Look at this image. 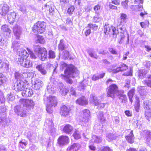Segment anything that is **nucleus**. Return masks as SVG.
Segmentation results:
<instances>
[{"label": "nucleus", "instance_id": "1", "mask_svg": "<svg viewBox=\"0 0 151 151\" xmlns=\"http://www.w3.org/2000/svg\"><path fill=\"white\" fill-rule=\"evenodd\" d=\"M29 54L25 50L19 52V58H18V62L22 66L25 68H29L32 65V63L31 62L29 58V55H30L32 59H35L37 57L33 52L29 49L27 48Z\"/></svg>", "mask_w": 151, "mask_h": 151}, {"label": "nucleus", "instance_id": "2", "mask_svg": "<svg viewBox=\"0 0 151 151\" xmlns=\"http://www.w3.org/2000/svg\"><path fill=\"white\" fill-rule=\"evenodd\" d=\"M46 27V24L44 21H38L35 23L32 29L34 33L38 34L43 33L45 31Z\"/></svg>", "mask_w": 151, "mask_h": 151}, {"label": "nucleus", "instance_id": "3", "mask_svg": "<svg viewBox=\"0 0 151 151\" xmlns=\"http://www.w3.org/2000/svg\"><path fill=\"white\" fill-rule=\"evenodd\" d=\"M61 66L63 68H66L64 71V75H61L62 78H68L71 75L75 73L77 70L76 68L72 64L68 65L65 63H63L61 64Z\"/></svg>", "mask_w": 151, "mask_h": 151}, {"label": "nucleus", "instance_id": "4", "mask_svg": "<svg viewBox=\"0 0 151 151\" xmlns=\"http://www.w3.org/2000/svg\"><path fill=\"white\" fill-rule=\"evenodd\" d=\"M46 110L49 113H52L53 108L55 107L58 104V101L55 96H49L47 98Z\"/></svg>", "mask_w": 151, "mask_h": 151}, {"label": "nucleus", "instance_id": "5", "mask_svg": "<svg viewBox=\"0 0 151 151\" xmlns=\"http://www.w3.org/2000/svg\"><path fill=\"white\" fill-rule=\"evenodd\" d=\"M104 32L106 35H112L113 37H116L119 34L118 30L113 25H110L109 24H106L103 28Z\"/></svg>", "mask_w": 151, "mask_h": 151}, {"label": "nucleus", "instance_id": "6", "mask_svg": "<svg viewBox=\"0 0 151 151\" xmlns=\"http://www.w3.org/2000/svg\"><path fill=\"white\" fill-rule=\"evenodd\" d=\"M119 91L118 86L115 84H112L110 85L107 88V96L114 99L116 95L119 93Z\"/></svg>", "mask_w": 151, "mask_h": 151}, {"label": "nucleus", "instance_id": "7", "mask_svg": "<svg viewBox=\"0 0 151 151\" xmlns=\"http://www.w3.org/2000/svg\"><path fill=\"white\" fill-rule=\"evenodd\" d=\"M35 47H37L35 49V51L37 53L40 60L42 61L46 60L47 58V51L44 47H40L39 45H36Z\"/></svg>", "mask_w": 151, "mask_h": 151}, {"label": "nucleus", "instance_id": "8", "mask_svg": "<svg viewBox=\"0 0 151 151\" xmlns=\"http://www.w3.org/2000/svg\"><path fill=\"white\" fill-rule=\"evenodd\" d=\"M19 102L20 104H23L26 110L33 109L35 105L33 100L31 99L22 98L19 100Z\"/></svg>", "mask_w": 151, "mask_h": 151}, {"label": "nucleus", "instance_id": "9", "mask_svg": "<svg viewBox=\"0 0 151 151\" xmlns=\"http://www.w3.org/2000/svg\"><path fill=\"white\" fill-rule=\"evenodd\" d=\"M70 109L65 105H62L60 109V113L63 117H66L70 114Z\"/></svg>", "mask_w": 151, "mask_h": 151}, {"label": "nucleus", "instance_id": "10", "mask_svg": "<svg viewBox=\"0 0 151 151\" xmlns=\"http://www.w3.org/2000/svg\"><path fill=\"white\" fill-rule=\"evenodd\" d=\"M69 142L68 137L66 135H61L58 138V144L60 145H63L68 144Z\"/></svg>", "mask_w": 151, "mask_h": 151}, {"label": "nucleus", "instance_id": "11", "mask_svg": "<svg viewBox=\"0 0 151 151\" xmlns=\"http://www.w3.org/2000/svg\"><path fill=\"white\" fill-rule=\"evenodd\" d=\"M127 133L129 134L125 136V138L128 142L132 144L134 142V137L133 134V130L130 131L129 130H126Z\"/></svg>", "mask_w": 151, "mask_h": 151}, {"label": "nucleus", "instance_id": "12", "mask_svg": "<svg viewBox=\"0 0 151 151\" xmlns=\"http://www.w3.org/2000/svg\"><path fill=\"white\" fill-rule=\"evenodd\" d=\"M148 71L145 69L138 70L137 73V76L138 79H143L145 78Z\"/></svg>", "mask_w": 151, "mask_h": 151}, {"label": "nucleus", "instance_id": "13", "mask_svg": "<svg viewBox=\"0 0 151 151\" xmlns=\"http://www.w3.org/2000/svg\"><path fill=\"white\" fill-rule=\"evenodd\" d=\"M128 69V67L124 63H122L119 67L113 70L114 73H116L119 72H122Z\"/></svg>", "mask_w": 151, "mask_h": 151}, {"label": "nucleus", "instance_id": "14", "mask_svg": "<svg viewBox=\"0 0 151 151\" xmlns=\"http://www.w3.org/2000/svg\"><path fill=\"white\" fill-rule=\"evenodd\" d=\"M26 86L25 83L23 81H20L17 83L15 89L18 91H21L25 89Z\"/></svg>", "mask_w": 151, "mask_h": 151}, {"label": "nucleus", "instance_id": "15", "mask_svg": "<svg viewBox=\"0 0 151 151\" xmlns=\"http://www.w3.org/2000/svg\"><path fill=\"white\" fill-rule=\"evenodd\" d=\"M76 103L81 106H85L88 104V101L84 96H82L76 101Z\"/></svg>", "mask_w": 151, "mask_h": 151}, {"label": "nucleus", "instance_id": "16", "mask_svg": "<svg viewBox=\"0 0 151 151\" xmlns=\"http://www.w3.org/2000/svg\"><path fill=\"white\" fill-rule=\"evenodd\" d=\"M73 128L70 124H66L64 127L63 131L65 133L69 134L73 130Z\"/></svg>", "mask_w": 151, "mask_h": 151}, {"label": "nucleus", "instance_id": "17", "mask_svg": "<svg viewBox=\"0 0 151 151\" xmlns=\"http://www.w3.org/2000/svg\"><path fill=\"white\" fill-rule=\"evenodd\" d=\"M135 6L134 5H132L131 6V9H132L133 10H136L137 11H140V10L141 11H143L142 12L140 13V15L142 17H143L144 15H147V13L146 12L145 10L143 9V7L142 6H137V8H138L139 9H136L134 7Z\"/></svg>", "mask_w": 151, "mask_h": 151}, {"label": "nucleus", "instance_id": "18", "mask_svg": "<svg viewBox=\"0 0 151 151\" xmlns=\"http://www.w3.org/2000/svg\"><path fill=\"white\" fill-rule=\"evenodd\" d=\"M142 82L144 85L151 88V75H148L146 79L142 81Z\"/></svg>", "mask_w": 151, "mask_h": 151}, {"label": "nucleus", "instance_id": "19", "mask_svg": "<svg viewBox=\"0 0 151 151\" xmlns=\"http://www.w3.org/2000/svg\"><path fill=\"white\" fill-rule=\"evenodd\" d=\"M80 145L77 143H74L69 147L67 148V150L70 151H77L80 148Z\"/></svg>", "mask_w": 151, "mask_h": 151}, {"label": "nucleus", "instance_id": "20", "mask_svg": "<svg viewBox=\"0 0 151 151\" xmlns=\"http://www.w3.org/2000/svg\"><path fill=\"white\" fill-rule=\"evenodd\" d=\"M16 16V14L14 12L11 13L8 17V20L9 22L10 23H14L15 21Z\"/></svg>", "mask_w": 151, "mask_h": 151}, {"label": "nucleus", "instance_id": "21", "mask_svg": "<svg viewBox=\"0 0 151 151\" xmlns=\"http://www.w3.org/2000/svg\"><path fill=\"white\" fill-rule=\"evenodd\" d=\"M135 91V88H133L129 90L127 93V95L128 96L129 101L131 103L132 102V98L134 95Z\"/></svg>", "mask_w": 151, "mask_h": 151}, {"label": "nucleus", "instance_id": "22", "mask_svg": "<svg viewBox=\"0 0 151 151\" xmlns=\"http://www.w3.org/2000/svg\"><path fill=\"white\" fill-rule=\"evenodd\" d=\"M36 36L37 38L36 40V43H39L42 44L45 43V41L43 36L39 35H37Z\"/></svg>", "mask_w": 151, "mask_h": 151}, {"label": "nucleus", "instance_id": "23", "mask_svg": "<svg viewBox=\"0 0 151 151\" xmlns=\"http://www.w3.org/2000/svg\"><path fill=\"white\" fill-rule=\"evenodd\" d=\"M90 116V111L88 110L85 109L82 111L81 116L83 118L88 119Z\"/></svg>", "mask_w": 151, "mask_h": 151}, {"label": "nucleus", "instance_id": "24", "mask_svg": "<svg viewBox=\"0 0 151 151\" xmlns=\"http://www.w3.org/2000/svg\"><path fill=\"white\" fill-rule=\"evenodd\" d=\"M117 96L119 99L122 100V102L127 101V99L126 95L123 93H122L119 92V93H117Z\"/></svg>", "mask_w": 151, "mask_h": 151}, {"label": "nucleus", "instance_id": "25", "mask_svg": "<svg viewBox=\"0 0 151 151\" xmlns=\"http://www.w3.org/2000/svg\"><path fill=\"white\" fill-rule=\"evenodd\" d=\"M36 68L43 75H45L47 73L46 71L41 65H37Z\"/></svg>", "mask_w": 151, "mask_h": 151}, {"label": "nucleus", "instance_id": "26", "mask_svg": "<svg viewBox=\"0 0 151 151\" xmlns=\"http://www.w3.org/2000/svg\"><path fill=\"white\" fill-rule=\"evenodd\" d=\"M66 47L64 43V40L63 39L61 40L58 45V49L60 51H62L65 49Z\"/></svg>", "mask_w": 151, "mask_h": 151}, {"label": "nucleus", "instance_id": "27", "mask_svg": "<svg viewBox=\"0 0 151 151\" xmlns=\"http://www.w3.org/2000/svg\"><path fill=\"white\" fill-rule=\"evenodd\" d=\"M92 140L93 142L97 144L100 143L102 140L100 137H99L96 135L92 136Z\"/></svg>", "mask_w": 151, "mask_h": 151}, {"label": "nucleus", "instance_id": "28", "mask_svg": "<svg viewBox=\"0 0 151 151\" xmlns=\"http://www.w3.org/2000/svg\"><path fill=\"white\" fill-rule=\"evenodd\" d=\"M149 22L148 20H145L143 22L140 23V25L142 28H146L149 27Z\"/></svg>", "mask_w": 151, "mask_h": 151}, {"label": "nucleus", "instance_id": "29", "mask_svg": "<svg viewBox=\"0 0 151 151\" xmlns=\"http://www.w3.org/2000/svg\"><path fill=\"white\" fill-rule=\"evenodd\" d=\"M1 28L2 31L4 32H7L10 34L11 32V30L8 27V26L6 24L2 25Z\"/></svg>", "mask_w": 151, "mask_h": 151}, {"label": "nucleus", "instance_id": "30", "mask_svg": "<svg viewBox=\"0 0 151 151\" xmlns=\"http://www.w3.org/2000/svg\"><path fill=\"white\" fill-rule=\"evenodd\" d=\"M14 35L17 37V38L19 39L20 36L21 34V31L20 29L18 28H15L14 29Z\"/></svg>", "mask_w": 151, "mask_h": 151}, {"label": "nucleus", "instance_id": "31", "mask_svg": "<svg viewBox=\"0 0 151 151\" xmlns=\"http://www.w3.org/2000/svg\"><path fill=\"white\" fill-rule=\"evenodd\" d=\"M75 9V7L73 5H70L68 8L67 12L69 15L73 14Z\"/></svg>", "mask_w": 151, "mask_h": 151}, {"label": "nucleus", "instance_id": "32", "mask_svg": "<svg viewBox=\"0 0 151 151\" xmlns=\"http://www.w3.org/2000/svg\"><path fill=\"white\" fill-rule=\"evenodd\" d=\"M73 136L76 139H78L81 137L80 133L78 130H76L73 134Z\"/></svg>", "mask_w": 151, "mask_h": 151}, {"label": "nucleus", "instance_id": "33", "mask_svg": "<svg viewBox=\"0 0 151 151\" xmlns=\"http://www.w3.org/2000/svg\"><path fill=\"white\" fill-rule=\"evenodd\" d=\"M120 17L121 20V22H124L125 23L126 22V20L127 19V16L126 14L123 13H121Z\"/></svg>", "mask_w": 151, "mask_h": 151}, {"label": "nucleus", "instance_id": "34", "mask_svg": "<svg viewBox=\"0 0 151 151\" xmlns=\"http://www.w3.org/2000/svg\"><path fill=\"white\" fill-rule=\"evenodd\" d=\"M55 57V52L52 50L48 51V58L49 59H54Z\"/></svg>", "mask_w": 151, "mask_h": 151}, {"label": "nucleus", "instance_id": "35", "mask_svg": "<svg viewBox=\"0 0 151 151\" xmlns=\"http://www.w3.org/2000/svg\"><path fill=\"white\" fill-rule=\"evenodd\" d=\"M88 27L89 28L91 29L92 30H96L98 28V26L96 24H92L91 23H89L88 24Z\"/></svg>", "mask_w": 151, "mask_h": 151}, {"label": "nucleus", "instance_id": "36", "mask_svg": "<svg viewBox=\"0 0 151 151\" xmlns=\"http://www.w3.org/2000/svg\"><path fill=\"white\" fill-rule=\"evenodd\" d=\"M27 142H23L22 140L20 141L19 142V146L22 149L25 148L27 145Z\"/></svg>", "mask_w": 151, "mask_h": 151}, {"label": "nucleus", "instance_id": "37", "mask_svg": "<svg viewBox=\"0 0 151 151\" xmlns=\"http://www.w3.org/2000/svg\"><path fill=\"white\" fill-rule=\"evenodd\" d=\"M3 13L6 14L9 11V8L7 5H4L2 8Z\"/></svg>", "mask_w": 151, "mask_h": 151}, {"label": "nucleus", "instance_id": "38", "mask_svg": "<svg viewBox=\"0 0 151 151\" xmlns=\"http://www.w3.org/2000/svg\"><path fill=\"white\" fill-rule=\"evenodd\" d=\"M123 75L125 76H132V70L130 68L128 69L126 72L124 73Z\"/></svg>", "mask_w": 151, "mask_h": 151}, {"label": "nucleus", "instance_id": "39", "mask_svg": "<svg viewBox=\"0 0 151 151\" xmlns=\"http://www.w3.org/2000/svg\"><path fill=\"white\" fill-rule=\"evenodd\" d=\"M119 39L120 40L119 43H121L124 40L125 36L124 33L120 32L119 36Z\"/></svg>", "mask_w": 151, "mask_h": 151}, {"label": "nucleus", "instance_id": "40", "mask_svg": "<svg viewBox=\"0 0 151 151\" xmlns=\"http://www.w3.org/2000/svg\"><path fill=\"white\" fill-rule=\"evenodd\" d=\"M5 81V78L2 73H0V86L2 85Z\"/></svg>", "mask_w": 151, "mask_h": 151}, {"label": "nucleus", "instance_id": "41", "mask_svg": "<svg viewBox=\"0 0 151 151\" xmlns=\"http://www.w3.org/2000/svg\"><path fill=\"white\" fill-rule=\"evenodd\" d=\"M134 3L136 5L135 6L137 9H138L139 8H137V6H139L140 4H143V0H135L134 1Z\"/></svg>", "mask_w": 151, "mask_h": 151}, {"label": "nucleus", "instance_id": "42", "mask_svg": "<svg viewBox=\"0 0 151 151\" xmlns=\"http://www.w3.org/2000/svg\"><path fill=\"white\" fill-rule=\"evenodd\" d=\"M100 151H113L109 147L104 146L102 147Z\"/></svg>", "mask_w": 151, "mask_h": 151}, {"label": "nucleus", "instance_id": "43", "mask_svg": "<svg viewBox=\"0 0 151 151\" xmlns=\"http://www.w3.org/2000/svg\"><path fill=\"white\" fill-rule=\"evenodd\" d=\"M22 91V95L23 97H28V94H27V88H26V90H25L24 89Z\"/></svg>", "mask_w": 151, "mask_h": 151}, {"label": "nucleus", "instance_id": "44", "mask_svg": "<svg viewBox=\"0 0 151 151\" xmlns=\"http://www.w3.org/2000/svg\"><path fill=\"white\" fill-rule=\"evenodd\" d=\"M109 8L110 9H113V10H117V7L115 5L112 4L111 2H109Z\"/></svg>", "mask_w": 151, "mask_h": 151}, {"label": "nucleus", "instance_id": "45", "mask_svg": "<svg viewBox=\"0 0 151 151\" xmlns=\"http://www.w3.org/2000/svg\"><path fill=\"white\" fill-rule=\"evenodd\" d=\"M111 3L115 5L119 6L120 4V1L119 0H112Z\"/></svg>", "mask_w": 151, "mask_h": 151}, {"label": "nucleus", "instance_id": "46", "mask_svg": "<svg viewBox=\"0 0 151 151\" xmlns=\"http://www.w3.org/2000/svg\"><path fill=\"white\" fill-rule=\"evenodd\" d=\"M109 51L113 55H117L118 53L116 50L114 49L113 48H110L109 49Z\"/></svg>", "mask_w": 151, "mask_h": 151}, {"label": "nucleus", "instance_id": "47", "mask_svg": "<svg viewBox=\"0 0 151 151\" xmlns=\"http://www.w3.org/2000/svg\"><path fill=\"white\" fill-rule=\"evenodd\" d=\"M128 0H125L122 2V5L124 8H127L128 6Z\"/></svg>", "mask_w": 151, "mask_h": 151}, {"label": "nucleus", "instance_id": "48", "mask_svg": "<svg viewBox=\"0 0 151 151\" xmlns=\"http://www.w3.org/2000/svg\"><path fill=\"white\" fill-rule=\"evenodd\" d=\"M140 107V104L135 103L134 105V108L135 110L137 112H138L139 111Z\"/></svg>", "mask_w": 151, "mask_h": 151}, {"label": "nucleus", "instance_id": "49", "mask_svg": "<svg viewBox=\"0 0 151 151\" xmlns=\"http://www.w3.org/2000/svg\"><path fill=\"white\" fill-rule=\"evenodd\" d=\"M69 92V90L66 88H64L62 89L61 94L63 96H65Z\"/></svg>", "mask_w": 151, "mask_h": 151}, {"label": "nucleus", "instance_id": "50", "mask_svg": "<svg viewBox=\"0 0 151 151\" xmlns=\"http://www.w3.org/2000/svg\"><path fill=\"white\" fill-rule=\"evenodd\" d=\"M100 9L101 5L99 4H97L93 8V10L95 12H96L97 11L100 10Z\"/></svg>", "mask_w": 151, "mask_h": 151}, {"label": "nucleus", "instance_id": "51", "mask_svg": "<svg viewBox=\"0 0 151 151\" xmlns=\"http://www.w3.org/2000/svg\"><path fill=\"white\" fill-rule=\"evenodd\" d=\"M88 147L91 150L93 151H95L96 149V146L93 144L89 145Z\"/></svg>", "mask_w": 151, "mask_h": 151}, {"label": "nucleus", "instance_id": "52", "mask_svg": "<svg viewBox=\"0 0 151 151\" xmlns=\"http://www.w3.org/2000/svg\"><path fill=\"white\" fill-rule=\"evenodd\" d=\"M124 113L125 115L128 117L132 116V112L129 110H126L125 111Z\"/></svg>", "mask_w": 151, "mask_h": 151}, {"label": "nucleus", "instance_id": "53", "mask_svg": "<svg viewBox=\"0 0 151 151\" xmlns=\"http://www.w3.org/2000/svg\"><path fill=\"white\" fill-rule=\"evenodd\" d=\"M6 44V42L4 39L2 38L1 39L0 41V45L1 46H3L5 45Z\"/></svg>", "mask_w": 151, "mask_h": 151}, {"label": "nucleus", "instance_id": "54", "mask_svg": "<svg viewBox=\"0 0 151 151\" xmlns=\"http://www.w3.org/2000/svg\"><path fill=\"white\" fill-rule=\"evenodd\" d=\"M64 55L66 57V58H68L70 56L69 52L68 50H65L64 52Z\"/></svg>", "mask_w": 151, "mask_h": 151}, {"label": "nucleus", "instance_id": "55", "mask_svg": "<svg viewBox=\"0 0 151 151\" xmlns=\"http://www.w3.org/2000/svg\"><path fill=\"white\" fill-rule=\"evenodd\" d=\"M50 14L51 15H53L54 13V8L50 7L49 9Z\"/></svg>", "mask_w": 151, "mask_h": 151}, {"label": "nucleus", "instance_id": "56", "mask_svg": "<svg viewBox=\"0 0 151 151\" xmlns=\"http://www.w3.org/2000/svg\"><path fill=\"white\" fill-rule=\"evenodd\" d=\"M91 33V29H87L85 32V34L86 36L89 35Z\"/></svg>", "mask_w": 151, "mask_h": 151}, {"label": "nucleus", "instance_id": "57", "mask_svg": "<svg viewBox=\"0 0 151 151\" xmlns=\"http://www.w3.org/2000/svg\"><path fill=\"white\" fill-rule=\"evenodd\" d=\"M69 0H60V3L62 4H66L69 2Z\"/></svg>", "mask_w": 151, "mask_h": 151}, {"label": "nucleus", "instance_id": "58", "mask_svg": "<svg viewBox=\"0 0 151 151\" xmlns=\"http://www.w3.org/2000/svg\"><path fill=\"white\" fill-rule=\"evenodd\" d=\"M14 76L16 79H19L20 76V74L18 72H16L14 73Z\"/></svg>", "mask_w": 151, "mask_h": 151}, {"label": "nucleus", "instance_id": "59", "mask_svg": "<svg viewBox=\"0 0 151 151\" xmlns=\"http://www.w3.org/2000/svg\"><path fill=\"white\" fill-rule=\"evenodd\" d=\"M27 94L29 96H32L33 94V92L31 89H27Z\"/></svg>", "mask_w": 151, "mask_h": 151}, {"label": "nucleus", "instance_id": "60", "mask_svg": "<svg viewBox=\"0 0 151 151\" xmlns=\"http://www.w3.org/2000/svg\"><path fill=\"white\" fill-rule=\"evenodd\" d=\"M5 64V63L3 62L2 60L0 59V68H3Z\"/></svg>", "mask_w": 151, "mask_h": 151}, {"label": "nucleus", "instance_id": "61", "mask_svg": "<svg viewBox=\"0 0 151 151\" xmlns=\"http://www.w3.org/2000/svg\"><path fill=\"white\" fill-rule=\"evenodd\" d=\"M66 23L68 25H72V23L71 20L70 19H68L66 20Z\"/></svg>", "mask_w": 151, "mask_h": 151}, {"label": "nucleus", "instance_id": "62", "mask_svg": "<svg viewBox=\"0 0 151 151\" xmlns=\"http://www.w3.org/2000/svg\"><path fill=\"white\" fill-rule=\"evenodd\" d=\"M99 79V78L98 76H96V75H94L92 77V80L94 81L98 80Z\"/></svg>", "mask_w": 151, "mask_h": 151}, {"label": "nucleus", "instance_id": "63", "mask_svg": "<svg viewBox=\"0 0 151 151\" xmlns=\"http://www.w3.org/2000/svg\"><path fill=\"white\" fill-rule=\"evenodd\" d=\"M105 73H102L100 74L98 76L100 78H102L105 76Z\"/></svg>", "mask_w": 151, "mask_h": 151}, {"label": "nucleus", "instance_id": "64", "mask_svg": "<svg viewBox=\"0 0 151 151\" xmlns=\"http://www.w3.org/2000/svg\"><path fill=\"white\" fill-rule=\"evenodd\" d=\"M137 33L141 37H142L143 35V33L142 32L141 30H139L137 31Z\"/></svg>", "mask_w": 151, "mask_h": 151}]
</instances>
